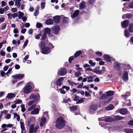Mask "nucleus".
<instances>
[{
	"instance_id": "nucleus-1",
	"label": "nucleus",
	"mask_w": 133,
	"mask_h": 133,
	"mask_svg": "<svg viewBox=\"0 0 133 133\" xmlns=\"http://www.w3.org/2000/svg\"><path fill=\"white\" fill-rule=\"evenodd\" d=\"M55 126L59 129L63 128L65 125V121L62 117H59L56 119Z\"/></svg>"
},
{
	"instance_id": "nucleus-2",
	"label": "nucleus",
	"mask_w": 133,
	"mask_h": 133,
	"mask_svg": "<svg viewBox=\"0 0 133 133\" xmlns=\"http://www.w3.org/2000/svg\"><path fill=\"white\" fill-rule=\"evenodd\" d=\"M34 125L32 124L30 125L29 127V133H33L34 132L35 133H36L38 129L39 128V126L38 125L35 128H34Z\"/></svg>"
},
{
	"instance_id": "nucleus-3",
	"label": "nucleus",
	"mask_w": 133,
	"mask_h": 133,
	"mask_svg": "<svg viewBox=\"0 0 133 133\" xmlns=\"http://www.w3.org/2000/svg\"><path fill=\"white\" fill-rule=\"evenodd\" d=\"M60 30V28L57 25L53 26L52 28V31L54 34L57 35L59 34Z\"/></svg>"
},
{
	"instance_id": "nucleus-4",
	"label": "nucleus",
	"mask_w": 133,
	"mask_h": 133,
	"mask_svg": "<svg viewBox=\"0 0 133 133\" xmlns=\"http://www.w3.org/2000/svg\"><path fill=\"white\" fill-rule=\"evenodd\" d=\"M41 49L42 50V53L43 54H47L51 52L50 48L49 46H44Z\"/></svg>"
},
{
	"instance_id": "nucleus-5",
	"label": "nucleus",
	"mask_w": 133,
	"mask_h": 133,
	"mask_svg": "<svg viewBox=\"0 0 133 133\" xmlns=\"http://www.w3.org/2000/svg\"><path fill=\"white\" fill-rule=\"evenodd\" d=\"M32 89V87L30 85H27L23 89V92L25 94H28L31 92Z\"/></svg>"
},
{
	"instance_id": "nucleus-6",
	"label": "nucleus",
	"mask_w": 133,
	"mask_h": 133,
	"mask_svg": "<svg viewBox=\"0 0 133 133\" xmlns=\"http://www.w3.org/2000/svg\"><path fill=\"white\" fill-rule=\"evenodd\" d=\"M64 80V78L63 77H59L56 82V84L57 86L61 87L63 81Z\"/></svg>"
},
{
	"instance_id": "nucleus-7",
	"label": "nucleus",
	"mask_w": 133,
	"mask_h": 133,
	"mask_svg": "<svg viewBox=\"0 0 133 133\" xmlns=\"http://www.w3.org/2000/svg\"><path fill=\"white\" fill-rule=\"evenodd\" d=\"M24 76V74H19L12 75V77L15 79H21L23 78Z\"/></svg>"
},
{
	"instance_id": "nucleus-8",
	"label": "nucleus",
	"mask_w": 133,
	"mask_h": 133,
	"mask_svg": "<svg viewBox=\"0 0 133 133\" xmlns=\"http://www.w3.org/2000/svg\"><path fill=\"white\" fill-rule=\"evenodd\" d=\"M29 98L30 99H33V100L35 102H37L38 99V97L37 95H35L32 94L30 95Z\"/></svg>"
},
{
	"instance_id": "nucleus-9",
	"label": "nucleus",
	"mask_w": 133,
	"mask_h": 133,
	"mask_svg": "<svg viewBox=\"0 0 133 133\" xmlns=\"http://www.w3.org/2000/svg\"><path fill=\"white\" fill-rule=\"evenodd\" d=\"M129 24V21L128 20H125L122 23H121V25L123 28L126 27Z\"/></svg>"
},
{
	"instance_id": "nucleus-10",
	"label": "nucleus",
	"mask_w": 133,
	"mask_h": 133,
	"mask_svg": "<svg viewBox=\"0 0 133 133\" xmlns=\"http://www.w3.org/2000/svg\"><path fill=\"white\" fill-rule=\"evenodd\" d=\"M119 112L122 115H125L127 113L128 111L126 108H123L119 110Z\"/></svg>"
},
{
	"instance_id": "nucleus-11",
	"label": "nucleus",
	"mask_w": 133,
	"mask_h": 133,
	"mask_svg": "<svg viewBox=\"0 0 133 133\" xmlns=\"http://www.w3.org/2000/svg\"><path fill=\"white\" fill-rule=\"evenodd\" d=\"M53 21L56 23H59L60 21V17L58 15H57L54 16L53 17Z\"/></svg>"
},
{
	"instance_id": "nucleus-12",
	"label": "nucleus",
	"mask_w": 133,
	"mask_h": 133,
	"mask_svg": "<svg viewBox=\"0 0 133 133\" xmlns=\"http://www.w3.org/2000/svg\"><path fill=\"white\" fill-rule=\"evenodd\" d=\"M123 79L124 81H127L128 79V74L127 72L124 71L123 75Z\"/></svg>"
},
{
	"instance_id": "nucleus-13",
	"label": "nucleus",
	"mask_w": 133,
	"mask_h": 133,
	"mask_svg": "<svg viewBox=\"0 0 133 133\" xmlns=\"http://www.w3.org/2000/svg\"><path fill=\"white\" fill-rule=\"evenodd\" d=\"M103 58L104 59L107 61L110 62L111 59L110 56L108 54H105L103 55Z\"/></svg>"
},
{
	"instance_id": "nucleus-14",
	"label": "nucleus",
	"mask_w": 133,
	"mask_h": 133,
	"mask_svg": "<svg viewBox=\"0 0 133 133\" xmlns=\"http://www.w3.org/2000/svg\"><path fill=\"white\" fill-rule=\"evenodd\" d=\"M114 66L115 69L116 70L120 71L121 64L119 63H116L114 64Z\"/></svg>"
},
{
	"instance_id": "nucleus-15",
	"label": "nucleus",
	"mask_w": 133,
	"mask_h": 133,
	"mask_svg": "<svg viewBox=\"0 0 133 133\" xmlns=\"http://www.w3.org/2000/svg\"><path fill=\"white\" fill-rule=\"evenodd\" d=\"M67 70L65 68H63L59 71V74L61 76H63L67 73Z\"/></svg>"
},
{
	"instance_id": "nucleus-16",
	"label": "nucleus",
	"mask_w": 133,
	"mask_h": 133,
	"mask_svg": "<svg viewBox=\"0 0 133 133\" xmlns=\"http://www.w3.org/2000/svg\"><path fill=\"white\" fill-rule=\"evenodd\" d=\"M98 106L96 104L92 103L91 104L90 106V108L91 110H96L97 109Z\"/></svg>"
},
{
	"instance_id": "nucleus-17",
	"label": "nucleus",
	"mask_w": 133,
	"mask_h": 133,
	"mask_svg": "<svg viewBox=\"0 0 133 133\" xmlns=\"http://www.w3.org/2000/svg\"><path fill=\"white\" fill-rule=\"evenodd\" d=\"M50 29L48 28H46L44 29V33H45L46 35L48 34L49 36L51 37H52V36H51L50 35Z\"/></svg>"
},
{
	"instance_id": "nucleus-18",
	"label": "nucleus",
	"mask_w": 133,
	"mask_h": 133,
	"mask_svg": "<svg viewBox=\"0 0 133 133\" xmlns=\"http://www.w3.org/2000/svg\"><path fill=\"white\" fill-rule=\"evenodd\" d=\"M85 2L83 1L80 3L79 5V9H83L85 8Z\"/></svg>"
},
{
	"instance_id": "nucleus-19",
	"label": "nucleus",
	"mask_w": 133,
	"mask_h": 133,
	"mask_svg": "<svg viewBox=\"0 0 133 133\" xmlns=\"http://www.w3.org/2000/svg\"><path fill=\"white\" fill-rule=\"evenodd\" d=\"M15 94L13 93H10L8 94L6 97L8 99H11L15 97Z\"/></svg>"
},
{
	"instance_id": "nucleus-20",
	"label": "nucleus",
	"mask_w": 133,
	"mask_h": 133,
	"mask_svg": "<svg viewBox=\"0 0 133 133\" xmlns=\"http://www.w3.org/2000/svg\"><path fill=\"white\" fill-rule=\"evenodd\" d=\"M45 23L47 25H51L53 23L54 21L52 18H49L47 19Z\"/></svg>"
},
{
	"instance_id": "nucleus-21",
	"label": "nucleus",
	"mask_w": 133,
	"mask_h": 133,
	"mask_svg": "<svg viewBox=\"0 0 133 133\" xmlns=\"http://www.w3.org/2000/svg\"><path fill=\"white\" fill-rule=\"evenodd\" d=\"M79 13V11L78 10H76L75 11L71 16L73 18H75L78 15Z\"/></svg>"
},
{
	"instance_id": "nucleus-22",
	"label": "nucleus",
	"mask_w": 133,
	"mask_h": 133,
	"mask_svg": "<svg viewBox=\"0 0 133 133\" xmlns=\"http://www.w3.org/2000/svg\"><path fill=\"white\" fill-rule=\"evenodd\" d=\"M107 96H110L113 95L114 94V91L109 90L106 93Z\"/></svg>"
},
{
	"instance_id": "nucleus-23",
	"label": "nucleus",
	"mask_w": 133,
	"mask_h": 133,
	"mask_svg": "<svg viewBox=\"0 0 133 133\" xmlns=\"http://www.w3.org/2000/svg\"><path fill=\"white\" fill-rule=\"evenodd\" d=\"M39 112V110L38 108H36L34 109L31 112V114H37Z\"/></svg>"
},
{
	"instance_id": "nucleus-24",
	"label": "nucleus",
	"mask_w": 133,
	"mask_h": 133,
	"mask_svg": "<svg viewBox=\"0 0 133 133\" xmlns=\"http://www.w3.org/2000/svg\"><path fill=\"white\" fill-rule=\"evenodd\" d=\"M114 107L112 104H110L107 107L105 108V109L106 110H110L113 109Z\"/></svg>"
},
{
	"instance_id": "nucleus-25",
	"label": "nucleus",
	"mask_w": 133,
	"mask_h": 133,
	"mask_svg": "<svg viewBox=\"0 0 133 133\" xmlns=\"http://www.w3.org/2000/svg\"><path fill=\"white\" fill-rule=\"evenodd\" d=\"M93 72L98 74H102V72L101 71H100V70H98L96 69V68H95L93 70Z\"/></svg>"
},
{
	"instance_id": "nucleus-26",
	"label": "nucleus",
	"mask_w": 133,
	"mask_h": 133,
	"mask_svg": "<svg viewBox=\"0 0 133 133\" xmlns=\"http://www.w3.org/2000/svg\"><path fill=\"white\" fill-rule=\"evenodd\" d=\"M124 131L126 133H133V129H125Z\"/></svg>"
},
{
	"instance_id": "nucleus-27",
	"label": "nucleus",
	"mask_w": 133,
	"mask_h": 133,
	"mask_svg": "<svg viewBox=\"0 0 133 133\" xmlns=\"http://www.w3.org/2000/svg\"><path fill=\"white\" fill-rule=\"evenodd\" d=\"M69 17H64L63 19L62 22L64 23H67L69 22Z\"/></svg>"
},
{
	"instance_id": "nucleus-28",
	"label": "nucleus",
	"mask_w": 133,
	"mask_h": 133,
	"mask_svg": "<svg viewBox=\"0 0 133 133\" xmlns=\"http://www.w3.org/2000/svg\"><path fill=\"white\" fill-rule=\"evenodd\" d=\"M82 54V52L81 50H79L76 51L74 55L75 57H76Z\"/></svg>"
},
{
	"instance_id": "nucleus-29",
	"label": "nucleus",
	"mask_w": 133,
	"mask_h": 133,
	"mask_svg": "<svg viewBox=\"0 0 133 133\" xmlns=\"http://www.w3.org/2000/svg\"><path fill=\"white\" fill-rule=\"evenodd\" d=\"M78 109V107L76 105L72 106L70 108V111L72 112L75 111Z\"/></svg>"
},
{
	"instance_id": "nucleus-30",
	"label": "nucleus",
	"mask_w": 133,
	"mask_h": 133,
	"mask_svg": "<svg viewBox=\"0 0 133 133\" xmlns=\"http://www.w3.org/2000/svg\"><path fill=\"white\" fill-rule=\"evenodd\" d=\"M133 24L132 23H131L129 25V32L132 33L133 31Z\"/></svg>"
},
{
	"instance_id": "nucleus-31",
	"label": "nucleus",
	"mask_w": 133,
	"mask_h": 133,
	"mask_svg": "<svg viewBox=\"0 0 133 133\" xmlns=\"http://www.w3.org/2000/svg\"><path fill=\"white\" fill-rule=\"evenodd\" d=\"M13 114L14 115V118H15L16 117H17V120L18 121H19L20 120V116L15 112Z\"/></svg>"
},
{
	"instance_id": "nucleus-32",
	"label": "nucleus",
	"mask_w": 133,
	"mask_h": 133,
	"mask_svg": "<svg viewBox=\"0 0 133 133\" xmlns=\"http://www.w3.org/2000/svg\"><path fill=\"white\" fill-rule=\"evenodd\" d=\"M21 128L22 131H23L25 130V127H24V124L23 122H20Z\"/></svg>"
},
{
	"instance_id": "nucleus-33",
	"label": "nucleus",
	"mask_w": 133,
	"mask_h": 133,
	"mask_svg": "<svg viewBox=\"0 0 133 133\" xmlns=\"http://www.w3.org/2000/svg\"><path fill=\"white\" fill-rule=\"evenodd\" d=\"M19 14L18 16V18L19 19H21L22 18V17L24 16V14L23 12H22L20 11L18 12Z\"/></svg>"
},
{
	"instance_id": "nucleus-34",
	"label": "nucleus",
	"mask_w": 133,
	"mask_h": 133,
	"mask_svg": "<svg viewBox=\"0 0 133 133\" xmlns=\"http://www.w3.org/2000/svg\"><path fill=\"white\" fill-rule=\"evenodd\" d=\"M124 35L126 37H128L130 36V34L128 30L127 29L125 30Z\"/></svg>"
},
{
	"instance_id": "nucleus-35",
	"label": "nucleus",
	"mask_w": 133,
	"mask_h": 133,
	"mask_svg": "<svg viewBox=\"0 0 133 133\" xmlns=\"http://www.w3.org/2000/svg\"><path fill=\"white\" fill-rule=\"evenodd\" d=\"M104 120L106 122H110L113 121V119L112 118L107 117L104 119Z\"/></svg>"
},
{
	"instance_id": "nucleus-36",
	"label": "nucleus",
	"mask_w": 133,
	"mask_h": 133,
	"mask_svg": "<svg viewBox=\"0 0 133 133\" xmlns=\"http://www.w3.org/2000/svg\"><path fill=\"white\" fill-rule=\"evenodd\" d=\"M14 102L16 104H17L22 103V101L21 99H17Z\"/></svg>"
},
{
	"instance_id": "nucleus-37",
	"label": "nucleus",
	"mask_w": 133,
	"mask_h": 133,
	"mask_svg": "<svg viewBox=\"0 0 133 133\" xmlns=\"http://www.w3.org/2000/svg\"><path fill=\"white\" fill-rule=\"evenodd\" d=\"M123 118L124 117H123L118 115L116 116L115 117V119L117 121L123 119Z\"/></svg>"
},
{
	"instance_id": "nucleus-38",
	"label": "nucleus",
	"mask_w": 133,
	"mask_h": 133,
	"mask_svg": "<svg viewBox=\"0 0 133 133\" xmlns=\"http://www.w3.org/2000/svg\"><path fill=\"white\" fill-rule=\"evenodd\" d=\"M85 99V98H82L81 99L78 100V101L76 102V103L77 104H80L83 103L84 101V99Z\"/></svg>"
},
{
	"instance_id": "nucleus-39",
	"label": "nucleus",
	"mask_w": 133,
	"mask_h": 133,
	"mask_svg": "<svg viewBox=\"0 0 133 133\" xmlns=\"http://www.w3.org/2000/svg\"><path fill=\"white\" fill-rule=\"evenodd\" d=\"M21 111L23 112H24L25 110V105L24 104H22L21 105Z\"/></svg>"
},
{
	"instance_id": "nucleus-40",
	"label": "nucleus",
	"mask_w": 133,
	"mask_h": 133,
	"mask_svg": "<svg viewBox=\"0 0 133 133\" xmlns=\"http://www.w3.org/2000/svg\"><path fill=\"white\" fill-rule=\"evenodd\" d=\"M39 10V7H38L36 9V10H35V11L34 12V14L35 16H36L37 15L39 14L38 11Z\"/></svg>"
},
{
	"instance_id": "nucleus-41",
	"label": "nucleus",
	"mask_w": 133,
	"mask_h": 133,
	"mask_svg": "<svg viewBox=\"0 0 133 133\" xmlns=\"http://www.w3.org/2000/svg\"><path fill=\"white\" fill-rule=\"evenodd\" d=\"M112 98V97H110L105 101V103H109L111 101Z\"/></svg>"
},
{
	"instance_id": "nucleus-42",
	"label": "nucleus",
	"mask_w": 133,
	"mask_h": 133,
	"mask_svg": "<svg viewBox=\"0 0 133 133\" xmlns=\"http://www.w3.org/2000/svg\"><path fill=\"white\" fill-rule=\"evenodd\" d=\"M47 37V35L46 34H45V33H44V34L42 35L41 39L42 40H44Z\"/></svg>"
},
{
	"instance_id": "nucleus-43",
	"label": "nucleus",
	"mask_w": 133,
	"mask_h": 133,
	"mask_svg": "<svg viewBox=\"0 0 133 133\" xmlns=\"http://www.w3.org/2000/svg\"><path fill=\"white\" fill-rule=\"evenodd\" d=\"M106 96V94L105 95L104 94H103L102 95L100 98L101 99H102L103 100L106 99L107 98V97Z\"/></svg>"
},
{
	"instance_id": "nucleus-44",
	"label": "nucleus",
	"mask_w": 133,
	"mask_h": 133,
	"mask_svg": "<svg viewBox=\"0 0 133 133\" xmlns=\"http://www.w3.org/2000/svg\"><path fill=\"white\" fill-rule=\"evenodd\" d=\"M89 63L92 66H94L96 65V63L95 62H93L91 60H90L89 61Z\"/></svg>"
},
{
	"instance_id": "nucleus-45",
	"label": "nucleus",
	"mask_w": 133,
	"mask_h": 133,
	"mask_svg": "<svg viewBox=\"0 0 133 133\" xmlns=\"http://www.w3.org/2000/svg\"><path fill=\"white\" fill-rule=\"evenodd\" d=\"M64 89L62 88H62H60L59 89V91L62 94H65L66 93V92L63 90Z\"/></svg>"
},
{
	"instance_id": "nucleus-46",
	"label": "nucleus",
	"mask_w": 133,
	"mask_h": 133,
	"mask_svg": "<svg viewBox=\"0 0 133 133\" xmlns=\"http://www.w3.org/2000/svg\"><path fill=\"white\" fill-rule=\"evenodd\" d=\"M81 73L80 72H76L75 74L74 75L76 77H78L80 76Z\"/></svg>"
},
{
	"instance_id": "nucleus-47",
	"label": "nucleus",
	"mask_w": 133,
	"mask_h": 133,
	"mask_svg": "<svg viewBox=\"0 0 133 133\" xmlns=\"http://www.w3.org/2000/svg\"><path fill=\"white\" fill-rule=\"evenodd\" d=\"M45 45V43L44 41H41V45L40 46L41 49L43 48Z\"/></svg>"
},
{
	"instance_id": "nucleus-48",
	"label": "nucleus",
	"mask_w": 133,
	"mask_h": 133,
	"mask_svg": "<svg viewBox=\"0 0 133 133\" xmlns=\"http://www.w3.org/2000/svg\"><path fill=\"white\" fill-rule=\"evenodd\" d=\"M15 5L17 6L18 8H19L21 5L20 2H17V1L15 2Z\"/></svg>"
},
{
	"instance_id": "nucleus-49",
	"label": "nucleus",
	"mask_w": 133,
	"mask_h": 133,
	"mask_svg": "<svg viewBox=\"0 0 133 133\" xmlns=\"http://www.w3.org/2000/svg\"><path fill=\"white\" fill-rule=\"evenodd\" d=\"M43 26L42 24L39 23H37L36 25V27L38 28H40Z\"/></svg>"
},
{
	"instance_id": "nucleus-50",
	"label": "nucleus",
	"mask_w": 133,
	"mask_h": 133,
	"mask_svg": "<svg viewBox=\"0 0 133 133\" xmlns=\"http://www.w3.org/2000/svg\"><path fill=\"white\" fill-rule=\"evenodd\" d=\"M79 98V97L77 96L76 95H75V97L73 100L75 101H78V99Z\"/></svg>"
},
{
	"instance_id": "nucleus-51",
	"label": "nucleus",
	"mask_w": 133,
	"mask_h": 133,
	"mask_svg": "<svg viewBox=\"0 0 133 133\" xmlns=\"http://www.w3.org/2000/svg\"><path fill=\"white\" fill-rule=\"evenodd\" d=\"M28 40H26L24 42V45L23 46V48H25L26 46L28 44Z\"/></svg>"
},
{
	"instance_id": "nucleus-52",
	"label": "nucleus",
	"mask_w": 133,
	"mask_h": 133,
	"mask_svg": "<svg viewBox=\"0 0 133 133\" xmlns=\"http://www.w3.org/2000/svg\"><path fill=\"white\" fill-rule=\"evenodd\" d=\"M0 73L2 77H3L4 76L5 73L3 70H1L0 71Z\"/></svg>"
},
{
	"instance_id": "nucleus-53",
	"label": "nucleus",
	"mask_w": 133,
	"mask_h": 133,
	"mask_svg": "<svg viewBox=\"0 0 133 133\" xmlns=\"http://www.w3.org/2000/svg\"><path fill=\"white\" fill-rule=\"evenodd\" d=\"M7 15L8 16V18L10 19H11L12 18V14H11L10 13L7 14Z\"/></svg>"
},
{
	"instance_id": "nucleus-54",
	"label": "nucleus",
	"mask_w": 133,
	"mask_h": 133,
	"mask_svg": "<svg viewBox=\"0 0 133 133\" xmlns=\"http://www.w3.org/2000/svg\"><path fill=\"white\" fill-rule=\"evenodd\" d=\"M74 59L73 56H71L69 57V61L70 63H71L72 60Z\"/></svg>"
},
{
	"instance_id": "nucleus-55",
	"label": "nucleus",
	"mask_w": 133,
	"mask_h": 133,
	"mask_svg": "<svg viewBox=\"0 0 133 133\" xmlns=\"http://www.w3.org/2000/svg\"><path fill=\"white\" fill-rule=\"evenodd\" d=\"M35 102L33 100H31L29 102L28 105L29 106L31 105Z\"/></svg>"
},
{
	"instance_id": "nucleus-56",
	"label": "nucleus",
	"mask_w": 133,
	"mask_h": 133,
	"mask_svg": "<svg viewBox=\"0 0 133 133\" xmlns=\"http://www.w3.org/2000/svg\"><path fill=\"white\" fill-rule=\"evenodd\" d=\"M41 35V32L36 36L35 38L37 39H39L40 38V37Z\"/></svg>"
},
{
	"instance_id": "nucleus-57",
	"label": "nucleus",
	"mask_w": 133,
	"mask_h": 133,
	"mask_svg": "<svg viewBox=\"0 0 133 133\" xmlns=\"http://www.w3.org/2000/svg\"><path fill=\"white\" fill-rule=\"evenodd\" d=\"M63 89H65L67 91L69 90L70 89L69 87L64 85L62 87Z\"/></svg>"
},
{
	"instance_id": "nucleus-58",
	"label": "nucleus",
	"mask_w": 133,
	"mask_h": 133,
	"mask_svg": "<svg viewBox=\"0 0 133 133\" xmlns=\"http://www.w3.org/2000/svg\"><path fill=\"white\" fill-rule=\"evenodd\" d=\"M126 15V18H130L132 16L130 14H125Z\"/></svg>"
},
{
	"instance_id": "nucleus-59",
	"label": "nucleus",
	"mask_w": 133,
	"mask_h": 133,
	"mask_svg": "<svg viewBox=\"0 0 133 133\" xmlns=\"http://www.w3.org/2000/svg\"><path fill=\"white\" fill-rule=\"evenodd\" d=\"M11 114H7L5 116V118L7 119H9L10 118Z\"/></svg>"
},
{
	"instance_id": "nucleus-60",
	"label": "nucleus",
	"mask_w": 133,
	"mask_h": 133,
	"mask_svg": "<svg viewBox=\"0 0 133 133\" xmlns=\"http://www.w3.org/2000/svg\"><path fill=\"white\" fill-rule=\"evenodd\" d=\"M95 54L96 55L99 56H101L102 55V53L100 52H96Z\"/></svg>"
},
{
	"instance_id": "nucleus-61",
	"label": "nucleus",
	"mask_w": 133,
	"mask_h": 133,
	"mask_svg": "<svg viewBox=\"0 0 133 133\" xmlns=\"http://www.w3.org/2000/svg\"><path fill=\"white\" fill-rule=\"evenodd\" d=\"M128 124L130 125L133 126V120H131L129 121Z\"/></svg>"
},
{
	"instance_id": "nucleus-62",
	"label": "nucleus",
	"mask_w": 133,
	"mask_h": 133,
	"mask_svg": "<svg viewBox=\"0 0 133 133\" xmlns=\"http://www.w3.org/2000/svg\"><path fill=\"white\" fill-rule=\"evenodd\" d=\"M128 7L130 8H133V1L129 3Z\"/></svg>"
},
{
	"instance_id": "nucleus-63",
	"label": "nucleus",
	"mask_w": 133,
	"mask_h": 133,
	"mask_svg": "<svg viewBox=\"0 0 133 133\" xmlns=\"http://www.w3.org/2000/svg\"><path fill=\"white\" fill-rule=\"evenodd\" d=\"M131 102L130 99H129L128 102L127 103H125V104L127 106H131Z\"/></svg>"
},
{
	"instance_id": "nucleus-64",
	"label": "nucleus",
	"mask_w": 133,
	"mask_h": 133,
	"mask_svg": "<svg viewBox=\"0 0 133 133\" xmlns=\"http://www.w3.org/2000/svg\"><path fill=\"white\" fill-rule=\"evenodd\" d=\"M46 121V119L45 117H43L42 118L41 122L45 123Z\"/></svg>"
}]
</instances>
